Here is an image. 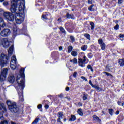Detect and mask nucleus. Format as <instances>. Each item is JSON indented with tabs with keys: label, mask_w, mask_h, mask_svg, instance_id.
<instances>
[{
	"label": "nucleus",
	"mask_w": 124,
	"mask_h": 124,
	"mask_svg": "<svg viewBox=\"0 0 124 124\" xmlns=\"http://www.w3.org/2000/svg\"><path fill=\"white\" fill-rule=\"evenodd\" d=\"M10 10L15 16V20L17 25H21L25 20V0H13L11 1Z\"/></svg>",
	"instance_id": "f257e3e1"
},
{
	"label": "nucleus",
	"mask_w": 124,
	"mask_h": 124,
	"mask_svg": "<svg viewBox=\"0 0 124 124\" xmlns=\"http://www.w3.org/2000/svg\"><path fill=\"white\" fill-rule=\"evenodd\" d=\"M24 71H25V69L21 68L20 71V75H18L16 77V81L18 85L17 93L19 101H24V96L23 95V90L25 88V74Z\"/></svg>",
	"instance_id": "f03ea898"
},
{
	"label": "nucleus",
	"mask_w": 124,
	"mask_h": 124,
	"mask_svg": "<svg viewBox=\"0 0 124 124\" xmlns=\"http://www.w3.org/2000/svg\"><path fill=\"white\" fill-rule=\"evenodd\" d=\"M7 104L8 106V108L11 112H14V113H17L19 111V108L17 106V104L15 102H12L10 100L7 101Z\"/></svg>",
	"instance_id": "7ed1b4c3"
},
{
	"label": "nucleus",
	"mask_w": 124,
	"mask_h": 124,
	"mask_svg": "<svg viewBox=\"0 0 124 124\" xmlns=\"http://www.w3.org/2000/svg\"><path fill=\"white\" fill-rule=\"evenodd\" d=\"M8 60H9V57L7 56V55L3 53H1L0 56V65L2 67L6 65L9 62Z\"/></svg>",
	"instance_id": "20e7f679"
},
{
	"label": "nucleus",
	"mask_w": 124,
	"mask_h": 124,
	"mask_svg": "<svg viewBox=\"0 0 124 124\" xmlns=\"http://www.w3.org/2000/svg\"><path fill=\"white\" fill-rule=\"evenodd\" d=\"M17 59H16V56H13L12 57V60L11 61L10 66L13 70L16 69V66H17Z\"/></svg>",
	"instance_id": "39448f33"
},
{
	"label": "nucleus",
	"mask_w": 124,
	"mask_h": 124,
	"mask_svg": "<svg viewBox=\"0 0 124 124\" xmlns=\"http://www.w3.org/2000/svg\"><path fill=\"white\" fill-rule=\"evenodd\" d=\"M3 16L8 21H14V15L9 12H6L3 13Z\"/></svg>",
	"instance_id": "423d86ee"
},
{
	"label": "nucleus",
	"mask_w": 124,
	"mask_h": 124,
	"mask_svg": "<svg viewBox=\"0 0 124 124\" xmlns=\"http://www.w3.org/2000/svg\"><path fill=\"white\" fill-rule=\"evenodd\" d=\"M8 72V69L7 68H4L3 70L1 71L0 75V80L1 81H4V80H5Z\"/></svg>",
	"instance_id": "0eeeda50"
},
{
	"label": "nucleus",
	"mask_w": 124,
	"mask_h": 124,
	"mask_svg": "<svg viewBox=\"0 0 124 124\" xmlns=\"http://www.w3.org/2000/svg\"><path fill=\"white\" fill-rule=\"evenodd\" d=\"M10 30L9 29H5L0 31V35L2 37H6L10 34Z\"/></svg>",
	"instance_id": "6e6552de"
},
{
	"label": "nucleus",
	"mask_w": 124,
	"mask_h": 124,
	"mask_svg": "<svg viewBox=\"0 0 124 124\" xmlns=\"http://www.w3.org/2000/svg\"><path fill=\"white\" fill-rule=\"evenodd\" d=\"M1 44L4 48H8V47H9L10 44L8 39L5 38L2 39Z\"/></svg>",
	"instance_id": "1a4fd4ad"
},
{
	"label": "nucleus",
	"mask_w": 124,
	"mask_h": 124,
	"mask_svg": "<svg viewBox=\"0 0 124 124\" xmlns=\"http://www.w3.org/2000/svg\"><path fill=\"white\" fill-rule=\"evenodd\" d=\"M86 61H87V57L86 56H84L83 59H79L78 60V64L79 66H81V67H85Z\"/></svg>",
	"instance_id": "9d476101"
},
{
	"label": "nucleus",
	"mask_w": 124,
	"mask_h": 124,
	"mask_svg": "<svg viewBox=\"0 0 124 124\" xmlns=\"http://www.w3.org/2000/svg\"><path fill=\"white\" fill-rule=\"evenodd\" d=\"M98 42L100 46L101 50L104 51V50H105V47H106V45L103 42V40H102V39H99Z\"/></svg>",
	"instance_id": "9b49d317"
},
{
	"label": "nucleus",
	"mask_w": 124,
	"mask_h": 124,
	"mask_svg": "<svg viewBox=\"0 0 124 124\" xmlns=\"http://www.w3.org/2000/svg\"><path fill=\"white\" fill-rule=\"evenodd\" d=\"M13 32L14 35H16V34H20V29L17 27H14L13 28Z\"/></svg>",
	"instance_id": "f8f14e48"
},
{
	"label": "nucleus",
	"mask_w": 124,
	"mask_h": 124,
	"mask_svg": "<svg viewBox=\"0 0 124 124\" xmlns=\"http://www.w3.org/2000/svg\"><path fill=\"white\" fill-rule=\"evenodd\" d=\"M8 80L10 83H14L15 81V78H14V76L13 75H11L8 78Z\"/></svg>",
	"instance_id": "ddd939ff"
},
{
	"label": "nucleus",
	"mask_w": 124,
	"mask_h": 124,
	"mask_svg": "<svg viewBox=\"0 0 124 124\" xmlns=\"http://www.w3.org/2000/svg\"><path fill=\"white\" fill-rule=\"evenodd\" d=\"M14 48V46L12 45L9 48L8 50V55L11 56L12 55V53H13V49Z\"/></svg>",
	"instance_id": "4468645a"
},
{
	"label": "nucleus",
	"mask_w": 124,
	"mask_h": 124,
	"mask_svg": "<svg viewBox=\"0 0 124 124\" xmlns=\"http://www.w3.org/2000/svg\"><path fill=\"white\" fill-rule=\"evenodd\" d=\"M70 62H71V63H73V64H76L78 62L77 58H74L73 59H70Z\"/></svg>",
	"instance_id": "2eb2a0df"
},
{
	"label": "nucleus",
	"mask_w": 124,
	"mask_h": 124,
	"mask_svg": "<svg viewBox=\"0 0 124 124\" xmlns=\"http://www.w3.org/2000/svg\"><path fill=\"white\" fill-rule=\"evenodd\" d=\"M0 27H1V28H4V27H5L4 21H3L2 18L1 17H0Z\"/></svg>",
	"instance_id": "dca6fc26"
},
{
	"label": "nucleus",
	"mask_w": 124,
	"mask_h": 124,
	"mask_svg": "<svg viewBox=\"0 0 124 124\" xmlns=\"http://www.w3.org/2000/svg\"><path fill=\"white\" fill-rule=\"evenodd\" d=\"M57 116L59 118L62 119L63 117V112L62 111L58 112Z\"/></svg>",
	"instance_id": "f3484780"
},
{
	"label": "nucleus",
	"mask_w": 124,
	"mask_h": 124,
	"mask_svg": "<svg viewBox=\"0 0 124 124\" xmlns=\"http://www.w3.org/2000/svg\"><path fill=\"white\" fill-rule=\"evenodd\" d=\"M92 88H94L98 92H100V91H102V89H101V88H100L99 86H96L95 85H93Z\"/></svg>",
	"instance_id": "a211bd4d"
},
{
	"label": "nucleus",
	"mask_w": 124,
	"mask_h": 124,
	"mask_svg": "<svg viewBox=\"0 0 124 124\" xmlns=\"http://www.w3.org/2000/svg\"><path fill=\"white\" fill-rule=\"evenodd\" d=\"M120 66H124V59H120L119 61Z\"/></svg>",
	"instance_id": "6ab92c4d"
},
{
	"label": "nucleus",
	"mask_w": 124,
	"mask_h": 124,
	"mask_svg": "<svg viewBox=\"0 0 124 124\" xmlns=\"http://www.w3.org/2000/svg\"><path fill=\"white\" fill-rule=\"evenodd\" d=\"M71 54L73 56V57H77V56H78V53L77 51H72Z\"/></svg>",
	"instance_id": "aec40b11"
},
{
	"label": "nucleus",
	"mask_w": 124,
	"mask_h": 124,
	"mask_svg": "<svg viewBox=\"0 0 124 124\" xmlns=\"http://www.w3.org/2000/svg\"><path fill=\"white\" fill-rule=\"evenodd\" d=\"M93 119L94 121H96V122H100V121H101L100 119H99V118L96 115L93 116Z\"/></svg>",
	"instance_id": "412c9836"
},
{
	"label": "nucleus",
	"mask_w": 124,
	"mask_h": 124,
	"mask_svg": "<svg viewBox=\"0 0 124 124\" xmlns=\"http://www.w3.org/2000/svg\"><path fill=\"white\" fill-rule=\"evenodd\" d=\"M78 113L79 116H83V111L82 108H79L78 110Z\"/></svg>",
	"instance_id": "4be33fe9"
},
{
	"label": "nucleus",
	"mask_w": 124,
	"mask_h": 124,
	"mask_svg": "<svg viewBox=\"0 0 124 124\" xmlns=\"http://www.w3.org/2000/svg\"><path fill=\"white\" fill-rule=\"evenodd\" d=\"M76 120V116L75 115H71V118L69 119V121H74Z\"/></svg>",
	"instance_id": "5701e85b"
},
{
	"label": "nucleus",
	"mask_w": 124,
	"mask_h": 124,
	"mask_svg": "<svg viewBox=\"0 0 124 124\" xmlns=\"http://www.w3.org/2000/svg\"><path fill=\"white\" fill-rule=\"evenodd\" d=\"M87 48H88V46L84 45L81 46V49L82 51H86V50H87Z\"/></svg>",
	"instance_id": "b1692460"
},
{
	"label": "nucleus",
	"mask_w": 124,
	"mask_h": 124,
	"mask_svg": "<svg viewBox=\"0 0 124 124\" xmlns=\"http://www.w3.org/2000/svg\"><path fill=\"white\" fill-rule=\"evenodd\" d=\"M39 118H36L34 121L32 123V124H37V123H38V122H39Z\"/></svg>",
	"instance_id": "393cba45"
},
{
	"label": "nucleus",
	"mask_w": 124,
	"mask_h": 124,
	"mask_svg": "<svg viewBox=\"0 0 124 124\" xmlns=\"http://www.w3.org/2000/svg\"><path fill=\"white\" fill-rule=\"evenodd\" d=\"M72 50H73L72 46H69L68 47V53H71Z\"/></svg>",
	"instance_id": "a878e982"
},
{
	"label": "nucleus",
	"mask_w": 124,
	"mask_h": 124,
	"mask_svg": "<svg viewBox=\"0 0 124 124\" xmlns=\"http://www.w3.org/2000/svg\"><path fill=\"white\" fill-rule=\"evenodd\" d=\"M90 25L91 26V30L93 31L94 29V23L93 22H90Z\"/></svg>",
	"instance_id": "bb28decb"
},
{
	"label": "nucleus",
	"mask_w": 124,
	"mask_h": 124,
	"mask_svg": "<svg viewBox=\"0 0 124 124\" xmlns=\"http://www.w3.org/2000/svg\"><path fill=\"white\" fill-rule=\"evenodd\" d=\"M60 30L61 31H62V32L63 33H64L65 34L66 33V31H65V30H64V29H63V28H62V27H60Z\"/></svg>",
	"instance_id": "cd10ccee"
},
{
	"label": "nucleus",
	"mask_w": 124,
	"mask_h": 124,
	"mask_svg": "<svg viewBox=\"0 0 124 124\" xmlns=\"http://www.w3.org/2000/svg\"><path fill=\"white\" fill-rule=\"evenodd\" d=\"M108 112L109 114L112 116V115H113V113H114V110L112 108H109L108 109Z\"/></svg>",
	"instance_id": "c85d7f7f"
},
{
	"label": "nucleus",
	"mask_w": 124,
	"mask_h": 124,
	"mask_svg": "<svg viewBox=\"0 0 124 124\" xmlns=\"http://www.w3.org/2000/svg\"><path fill=\"white\" fill-rule=\"evenodd\" d=\"M84 36L86 37V38L88 39V40H91V37H90V34L88 33H86L84 34Z\"/></svg>",
	"instance_id": "c756f323"
},
{
	"label": "nucleus",
	"mask_w": 124,
	"mask_h": 124,
	"mask_svg": "<svg viewBox=\"0 0 124 124\" xmlns=\"http://www.w3.org/2000/svg\"><path fill=\"white\" fill-rule=\"evenodd\" d=\"M87 68L88 69H90V70L92 71V72H93V67L91 65H88L87 66Z\"/></svg>",
	"instance_id": "7c9ffc66"
},
{
	"label": "nucleus",
	"mask_w": 124,
	"mask_h": 124,
	"mask_svg": "<svg viewBox=\"0 0 124 124\" xmlns=\"http://www.w3.org/2000/svg\"><path fill=\"white\" fill-rule=\"evenodd\" d=\"M66 17L67 18H68L69 19H73V17H72V16H71V15L67 13L66 15Z\"/></svg>",
	"instance_id": "2f4dec72"
},
{
	"label": "nucleus",
	"mask_w": 124,
	"mask_h": 124,
	"mask_svg": "<svg viewBox=\"0 0 124 124\" xmlns=\"http://www.w3.org/2000/svg\"><path fill=\"white\" fill-rule=\"evenodd\" d=\"M93 5H92L90 6L89 8L88 9L90 10V11H93Z\"/></svg>",
	"instance_id": "473e14b6"
},
{
	"label": "nucleus",
	"mask_w": 124,
	"mask_h": 124,
	"mask_svg": "<svg viewBox=\"0 0 124 124\" xmlns=\"http://www.w3.org/2000/svg\"><path fill=\"white\" fill-rule=\"evenodd\" d=\"M42 18H43V19H48V18L47 17V15L43 14L42 16Z\"/></svg>",
	"instance_id": "72a5a7b5"
},
{
	"label": "nucleus",
	"mask_w": 124,
	"mask_h": 124,
	"mask_svg": "<svg viewBox=\"0 0 124 124\" xmlns=\"http://www.w3.org/2000/svg\"><path fill=\"white\" fill-rule=\"evenodd\" d=\"M8 124V123L6 120L2 121L0 123V124Z\"/></svg>",
	"instance_id": "f704fd0d"
},
{
	"label": "nucleus",
	"mask_w": 124,
	"mask_h": 124,
	"mask_svg": "<svg viewBox=\"0 0 124 124\" xmlns=\"http://www.w3.org/2000/svg\"><path fill=\"white\" fill-rule=\"evenodd\" d=\"M117 104H118V105H120V106L121 105L122 106H124V102H120V101L117 102Z\"/></svg>",
	"instance_id": "c9c22d12"
},
{
	"label": "nucleus",
	"mask_w": 124,
	"mask_h": 124,
	"mask_svg": "<svg viewBox=\"0 0 124 124\" xmlns=\"http://www.w3.org/2000/svg\"><path fill=\"white\" fill-rule=\"evenodd\" d=\"M70 39L72 42V43H73V42H74L75 41V39L74 38V37L71 36H70Z\"/></svg>",
	"instance_id": "e433bc0d"
},
{
	"label": "nucleus",
	"mask_w": 124,
	"mask_h": 124,
	"mask_svg": "<svg viewBox=\"0 0 124 124\" xmlns=\"http://www.w3.org/2000/svg\"><path fill=\"white\" fill-rule=\"evenodd\" d=\"M57 123H60V124H63V123L62 122V120H61V118H58L57 120Z\"/></svg>",
	"instance_id": "4c0bfd02"
},
{
	"label": "nucleus",
	"mask_w": 124,
	"mask_h": 124,
	"mask_svg": "<svg viewBox=\"0 0 124 124\" xmlns=\"http://www.w3.org/2000/svg\"><path fill=\"white\" fill-rule=\"evenodd\" d=\"M3 5H4V6L8 5V2L6 1H4L3 2Z\"/></svg>",
	"instance_id": "58836bf2"
},
{
	"label": "nucleus",
	"mask_w": 124,
	"mask_h": 124,
	"mask_svg": "<svg viewBox=\"0 0 124 124\" xmlns=\"http://www.w3.org/2000/svg\"><path fill=\"white\" fill-rule=\"evenodd\" d=\"M88 57L89 58H90V59L91 58H93V54L92 53H89L88 54Z\"/></svg>",
	"instance_id": "ea45409f"
},
{
	"label": "nucleus",
	"mask_w": 124,
	"mask_h": 124,
	"mask_svg": "<svg viewBox=\"0 0 124 124\" xmlns=\"http://www.w3.org/2000/svg\"><path fill=\"white\" fill-rule=\"evenodd\" d=\"M105 74H106V75H107V76H110L111 77H112V75L109 74L108 73H107L106 72H104V73Z\"/></svg>",
	"instance_id": "a19ab883"
},
{
	"label": "nucleus",
	"mask_w": 124,
	"mask_h": 124,
	"mask_svg": "<svg viewBox=\"0 0 124 124\" xmlns=\"http://www.w3.org/2000/svg\"><path fill=\"white\" fill-rule=\"evenodd\" d=\"M87 98H88V96H87V95L84 94L83 97V100H86V99H87Z\"/></svg>",
	"instance_id": "79ce46f5"
},
{
	"label": "nucleus",
	"mask_w": 124,
	"mask_h": 124,
	"mask_svg": "<svg viewBox=\"0 0 124 124\" xmlns=\"http://www.w3.org/2000/svg\"><path fill=\"white\" fill-rule=\"evenodd\" d=\"M81 78L83 79V80H84L86 82H88V79L85 77H81Z\"/></svg>",
	"instance_id": "37998d69"
},
{
	"label": "nucleus",
	"mask_w": 124,
	"mask_h": 124,
	"mask_svg": "<svg viewBox=\"0 0 124 124\" xmlns=\"http://www.w3.org/2000/svg\"><path fill=\"white\" fill-rule=\"evenodd\" d=\"M37 108H38V109H41V108H42V105L39 104V105L37 106Z\"/></svg>",
	"instance_id": "c03bdc74"
},
{
	"label": "nucleus",
	"mask_w": 124,
	"mask_h": 124,
	"mask_svg": "<svg viewBox=\"0 0 124 124\" xmlns=\"http://www.w3.org/2000/svg\"><path fill=\"white\" fill-rule=\"evenodd\" d=\"M123 1H124V0H118V3L119 4H122V3H123Z\"/></svg>",
	"instance_id": "a18cd8bd"
},
{
	"label": "nucleus",
	"mask_w": 124,
	"mask_h": 124,
	"mask_svg": "<svg viewBox=\"0 0 124 124\" xmlns=\"http://www.w3.org/2000/svg\"><path fill=\"white\" fill-rule=\"evenodd\" d=\"M89 83L90 84V85H91V86H92V87L94 85L93 84V83H92V80H89Z\"/></svg>",
	"instance_id": "49530a36"
},
{
	"label": "nucleus",
	"mask_w": 124,
	"mask_h": 124,
	"mask_svg": "<svg viewBox=\"0 0 124 124\" xmlns=\"http://www.w3.org/2000/svg\"><path fill=\"white\" fill-rule=\"evenodd\" d=\"M114 30H118L119 29V25H117L114 27Z\"/></svg>",
	"instance_id": "de8ad7c7"
},
{
	"label": "nucleus",
	"mask_w": 124,
	"mask_h": 124,
	"mask_svg": "<svg viewBox=\"0 0 124 124\" xmlns=\"http://www.w3.org/2000/svg\"><path fill=\"white\" fill-rule=\"evenodd\" d=\"M76 75H77V72H75L74 73L73 75V77H74L75 78H76Z\"/></svg>",
	"instance_id": "09e8293b"
},
{
	"label": "nucleus",
	"mask_w": 124,
	"mask_h": 124,
	"mask_svg": "<svg viewBox=\"0 0 124 124\" xmlns=\"http://www.w3.org/2000/svg\"><path fill=\"white\" fill-rule=\"evenodd\" d=\"M45 109H48L49 108V105H48L47 104H46L45 106Z\"/></svg>",
	"instance_id": "8fccbe9b"
},
{
	"label": "nucleus",
	"mask_w": 124,
	"mask_h": 124,
	"mask_svg": "<svg viewBox=\"0 0 124 124\" xmlns=\"http://www.w3.org/2000/svg\"><path fill=\"white\" fill-rule=\"evenodd\" d=\"M92 1H93V0H88V3H89V4H92Z\"/></svg>",
	"instance_id": "3c124183"
},
{
	"label": "nucleus",
	"mask_w": 124,
	"mask_h": 124,
	"mask_svg": "<svg viewBox=\"0 0 124 124\" xmlns=\"http://www.w3.org/2000/svg\"><path fill=\"white\" fill-rule=\"evenodd\" d=\"M120 37L121 38H124V34H120L119 35Z\"/></svg>",
	"instance_id": "603ef678"
},
{
	"label": "nucleus",
	"mask_w": 124,
	"mask_h": 124,
	"mask_svg": "<svg viewBox=\"0 0 124 124\" xmlns=\"http://www.w3.org/2000/svg\"><path fill=\"white\" fill-rule=\"evenodd\" d=\"M59 97H61V98H62L63 97V95L62 94H61L59 95Z\"/></svg>",
	"instance_id": "864d4df0"
},
{
	"label": "nucleus",
	"mask_w": 124,
	"mask_h": 124,
	"mask_svg": "<svg viewBox=\"0 0 124 124\" xmlns=\"http://www.w3.org/2000/svg\"><path fill=\"white\" fill-rule=\"evenodd\" d=\"M65 90H66V91L67 92H68V91H69V87H67L66 88Z\"/></svg>",
	"instance_id": "5fc2aeb1"
},
{
	"label": "nucleus",
	"mask_w": 124,
	"mask_h": 124,
	"mask_svg": "<svg viewBox=\"0 0 124 124\" xmlns=\"http://www.w3.org/2000/svg\"><path fill=\"white\" fill-rule=\"evenodd\" d=\"M120 111L119 110L117 111L115 113L116 115H119Z\"/></svg>",
	"instance_id": "6e6d98bb"
},
{
	"label": "nucleus",
	"mask_w": 124,
	"mask_h": 124,
	"mask_svg": "<svg viewBox=\"0 0 124 124\" xmlns=\"http://www.w3.org/2000/svg\"><path fill=\"white\" fill-rule=\"evenodd\" d=\"M0 119H2V114L0 112Z\"/></svg>",
	"instance_id": "4d7b16f0"
},
{
	"label": "nucleus",
	"mask_w": 124,
	"mask_h": 124,
	"mask_svg": "<svg viewBox=\"0 0 124 124\" xmlns=\"http://www.w3.org/2000/svg\"><path fill=\"white\" fill-rule=\"evenodd\" d=\"M62 46H60L59 47V50L62 51Z\"/></svg>",
	"instance_id": "13d9d810"
},
{
	"label": "nucleus",
	"mask_w": 124,
	"mask_h": 124,
	"mask_svg": "<svg viewBox=\"0 0 124 124\" xmlns=\"http://www.w3.org/2000/svg\"><path fill=\"white\" fill-rule=\"evenodd\" d=\"M3 107V109L5 111V112L6 111V108H5V107Z\"/></svg>",
	"instance_id": "bf43d9fd"
},
{
	"label": "nucleus",
	"mask_w": 124,
	"mask_h": 124,
	"mask_svg": "<svg viewBox=\"0 0 124 124\" xmlns=\"http://www.w3.org/2000/svg\"><path fill=\"white\" fill-rule=\"evenodd\" d=\"M58 21L59 22H62V19H61V18H59V19H58Z\"/></svg>",
	"instance_id": "052dcab7"
},
{
	"label": "nucleus",
	"mask_w": 124,
	"mask_h": 124,
	"mask_svg": "<svg viewBox=\"0 0 124 124\" xmlns=\"http://www.w3.org/2000/svg\"><path fill=\"white\" fill-rule=\"evenodd\" d=\"M3 1H4V0H0V2H2Z\"/></svg>",
	"instance_id": "680f3d73"
},
{
	"label": "nucleus",
	"mask_w": 124,
	"mask_h": 124,
	"mask_svg": "<svg viewBox=\"0 0 124 124\" xmlns=\"http://www.w3.org/2000/svg\"><path fill=\"white\" fill-rule=\"evenodd\" d=\"M11 124H16V123H14V122H11Z\"/></svg>",
	"instance_id": "e2e57ef3"
},
{
	"label": "nucleus",
	"mask_w": 124,
	"mask_h": 124,
	"mask_svg": "<svg viewBox=\"0 0 124 124\" xmlns=\"http://www.w3.org/2000/svg\"><path fill=\"white\" fill-rule=\"evenodd\" d=\"M63 121H64V122H66V118H64V119H63Z\"/></svg>",
	"instance_id": "0e129e2a"
},
{
	"label": "nucleus",
	"mask_w": 124,
	"mask_h": 124,
	"mask_svg": "<svg viewBox=\"0 0 124 124\" xmlns=\"http://www.w3.org/2000/svg\"><path fill=\"white\" fill-rule=\"evenodd\" d=\"M124 84L122 86V88H124Z\"/></svg>",
	"instance_id": "69168bd1"
},
{
	"label": "nucleus",
	"mask_w": 124,
	"mask_h": 124,
	"mask_svg": "<svg viewBox=\"0 0 124 124\" xmlns=\"http://www.w3.org/2000/svg\"><path fill=\"white\" fill-rule=\"evenodd\" d=\"M122 89H124V86H123V88H122Z\"/></svg>",
	"instance_id": "338daca9"
},
{
	"label": "nucleus",
	"mask_w": 124,
	"mask_h": 124,
	"mask_svg": "<svg viewBox=\"0 0 124 124\" xmlns=\"http://www.w3.org/2000/svg\"><path fill=\"white\" fill-rule=\"evenodd\" d=\"M0 30H1V28H0Z\"/></svg>",
	"instance_id": "774afa93"
}]
</instances>
